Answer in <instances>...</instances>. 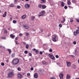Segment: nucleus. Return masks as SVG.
<instances>
[{"label": "nucleus", "mask_w": 79, "mask_h": 79, "mask_svg": "<svg viewBox=\"0 0 79 79\" xmlns=\"http://www.w3.org/2000/svg\"><path fill=\"white\" fill-rule=\"evenodd\" d=\"M67 63V66H68V67H69L70 66H71V63L69 62H66Z\"/></svg>", "instance_id": "f8f14e48"}, {"label": "nucleus", "mask_w": 79, "mask_h": 79, "mask_svg": "<svg viewBox=\"0 0 79 79\" xmlns=\"http://www.w3.org/2000/svg\"><path fill=\"white\" fill-rule=\"evenodd\" d=\"M53 39L52 40L54 42H57L58 41V36L56 35H52Z\"/></svg>", "instance_id": "7ed1b4c3"}, {"label": "nucleus", "mask_w": 79, "mask_h": 79, "mask_svg": "<svg viewBox=\"0 0 79 79\" xmlns=\"http://www.w3.org/2000/svg\"><path fill=\"white\" fill-rule=\"evenodd\" d=\"M15 43L16 44H17V45H18V42L17 41H16V42H15Z\"/></svg>", "instance_id": "6e6d98bb"}, {"label": "nucleus", "mask_w": 79, "mask_h": 79, "mask_svg": "<svg viewBox=\"0 0 79 79\" xmlns=\"http://www.w3.org/2000/svg\"><path fill=\"white\" fill-rule=\"evenodd\" d=\"M10 7H14L15 6V5L13 4H11L9 5Z\"/></svg>", "instance_id": "4be33fe9"}, {"label": "nucleus", "mask_w": 79, "mask_h": 79, "mask_svg": "<svg viewBox=\"0 0 79 79\" xmlns=\"http://www.w3.org/2000/svg\"><path fill=\"white\" fill-rule=\"evenodd\" d=\"M13 23L14 24H16V20H14L13 21Z\"/></svg>", "instance_id": "c756f323"}, {"label": "nucleus", "mask_w": 79, "mask_h": 79, "mask_svg": "<svg viewBox=\"0 0 79 79\" xmlns=\"http://www.w3.org/2000/svg\"><path fill=\"white\" fill-rule=\"evenodd\" d=\"M17 69L18 71H21V68L19 67H18Z\"/></svg>", "instance_id": "2f4dec72"}, {"label": "nucleus", "mask_w": 79, "mask_h": 79, "mask_svg": "<svg viewBox=\"0 0 79 79\" xmlns=\"http://www.w3.org/2000/svg\"><path fill=\"white\" fill-rule=\"evenodd\" d=\"M7 50L8 51L9 54H11V50L8 49H7Z\"/></svg>", "instance_id": "393cba45"}, {"label": "nucleus", "mask_w": 79, "mask_h": 79, "mask_svg": "<svg viewBox=\"0 0 79 79\" xmlns=\"http://www.w3.org/2000/svg\"><path fill=\"white\" fill-rule=\"evenodd\" d=\"M71 56H72V58H74V56L73 55H71Z\"/></svg>", "instance_id": "bf43d9fd"}, {"label": "nucleus", "mask_w": 79, "mask_h": 79, "mask_svg": "<svg viewBox=\"0 0 79 79\" xmlns=\"http://www.w3.org/2000/svg\"><path fill=\"white\" fill-rule=\"evenodd\" d=\"M56 58H59V56L58 55H56Z\"/></svg>", "instance_id": "4c0bfd02"}, {"label": "nucleus", "mask_w": 79, "mask_h": 79, "mask_svg": "<svg viewBox=\"0 0 79 79\" xmlns=\"http://www.w3.org/2000/svg\"><path fill=\"white\" fill-rule=\"evenodd\" d=\"M35 17L34 16H32L31 18V20H34L35 19Z\"/></svg>", "instance_id": "b1692460"}, {"label": "nucleus", "mask_w": 79, "mask_h": 79, "mask_svg": "<svg viewBox=\"0 0 79 79\" xmlns=\"http://www.w3.org/2000/svg\"><path fill=\"white\" fill-rule=\"evenodd\" d=\"M17 8L19 9L21 8V6H17Z\"/></svg>", "instance_id": "a878e982"}, {"label": "nucleus", "mask_w": 79, "mask_h": 79, "mask_svg": "<svg viewBox=\"0 0 79 79\" xmlns=\"http://www.w3.org/2000/svg\"><path fill=\"white\" fill-rule=\"evenodd\" d=\"M76 79H79V78H76Z\"/></svg>", "instance_id": "774afa93"}, {"label": "nucleus", "mask_w": 79, "mask_h": 79, "mask_svg": "<svg viewBox=\"0 0 79 79\" xmlns=\"http://www.w3.org/2000/svg\"><path fill=\"white\" fill-rule=\"evenodd\" d=\"M1 39H4V40H5V39H6V38H5V37H1Z\"/></svg>", "instance_id": "f704fd0d"}, {"label": "nucleus", "mask_w": 79, "mask_h": 79, "mask_svg": "<svg viewBox=\"0 0 79 79\" xmlns=\"http://www.w3.org/2000/svg\"><path fill=\"white\" fill-rule=\"evenodd\" d=\"M68 7H69V8H71V6H69Z\"/></svg>", "instance_id": "052dcab7"}, {"label": "nucleus", "mask_w": 79, "mask_h": 79, "mask_svg": "<svg viewBox=\"0 0 79 79\" xmlns=\"http://www.w3.org/2000/svg\"><path fill=\"white\" fill-rule=\"evenodd\" d=\"M30 7V5L28 4H26L25 5V7L27 9L29 8Z\"/></svg>", "instance_id": "423d86ee"}, {"label": "nucleus", "mask_w": 79, "mask_h": 79, "mask_svg": "<svg viewBox=\"0 0 79 79\" xmlns=\"http://www.w3.org/2000/svg\"><path fill=\"white\" fill-rule=\"evenodd\" d=\"M64 9H67L68 8V6H64Z\"/></svg>", "instance_id": "c03bdc74"}, {"label": "nucleus", "mask_w": 79, "mask_h": 79, "mask_svg": "<svg viewBox=\"0 0 79 79\" xmlns=\"http://www.w3.org/2000/svg\"><path fill=\"white\" fill-rule=\"evenodd\" d=\"M42 2H43V3H45L46 0H41Z\"/></svg>", "instance_id": "58836bf2"}, {"label": "nucleus", "mask_w": 79, "mask_h": 79, "mask_svg": "<svg viewBox=\"0 0 79 79\" xmlns=\"http://www.w3.org/2000/svg\"><path fill=\"white\" fill-rule=\"evenodd\" d=\"M19 35L20 36V37H21V36L23 35V34H22V33H20L19 34Z\"/></svg>", "instance_id": "8fccbe9b"}, {"label": "nucleus", "mask_w": 79, "mask_h": 79, "mask_svg": "<svg viewBox=\"0 0 79 79\" xmlns=\"http://www.w3.org/2000/svg\"><path fill=\"white\" fill-rule=\"evenodd\" d=\"M26 35H29V33H26Z\"/></svg>", "instance_id": "5fc2aeb1"}, {"label": "nucleus", "mask_w": 79, "mask_h": 79, "mask_svg": "<svg viewBox=\"0 0 79 79\" xmlns=\"http://www.w3.org/2000/svg\"><path fill=\"white\" fill-rule=\"evenodd\" d=\"M72 2L73 3H76V0H73Z\"/></svg>", "instance_id": "cd10ccee"}, {"label": "nucleus", "mask_w": 79, "mask_h": 79, "mask_svg": "<svg viewBox=\"0 0 79 79\" xmlns=\"http://www.w3.org/2000/svg\"><path fill=\"white\" fill-rule=\"evenodd\" d=\"M67 4L69 5H70L71 4V2L69 0H68L67 1Z\"/></svg>", "instance_id": "6ab92c4d"}, {"label": "nucleus", "mask_w": 79, "mask_h": 79, "mask_svg": "<svg viewBox=\"0 0 79 79\" xmlns=\"http://www.w3.org/2000/svg\"><path fill=\"white\" fill-rule=\"evenodd\" d=\"M50 79H56V78H55V77H52Z\"/></svg>", "instance_id": "79ce46f5"}, {"label": "nucleus", "mask_w": 79, "mask_h": 79, "mask_svg": "<svg viewBox=\"0 0 79 79\" xmlns=\"http://www.w3.org/2000/svg\"><path fill=\"white\" fill-rule=\"evenodd\" d=\"M42 53H43V52H42L41 51V52H40V55H42Z\"/></svg>", "instance_id": "a18cd8bd"}, {"label": "nucleus", "mask_w": 79, "mask_h": 79, "mask_svg": "<svg viewBox=\"0 0 79 79\" xmlns=\"http://www.w3.org/2000/svg\"><path fill=\"white\" fill-rule=\"evenodd\" d=\"M70 75H67V76L66 77V78L67 79H69V78H70Z\"/></svg>", "instance_id": "aec40b11"}, {"label": "nucleus", "mask_w": 79, "mask_h": 79, "mask_svg": "<svg viewBox=\"0 0 79 79\" xmlns=\"http://www.w3.org/2000/svg\"><path fill=\"white\" fill-rule=\"evenodd\" d=\"M45 13V12L44 10H42L41 12L40 13V15H38L39 17H40V16H45L44 14Z\"/></svg>", "instance_id": "20e7f679"}, {"label": "nucleus", "mask_w": 79, "mask_h": 79, "mask_svg": "<svg viewBox=\"0 0 79 79\" xmlns=\"http://www.w3.org/2000/svg\"><path fill=\"white\" fill-rule=\"evenodd\" d=\"M15 54L13 53L12 54V55H11L12 58H13V57H15Z\"/></svg>", "instance_id": "bb28decb"}, {"label": "nucleus", "mask_w": 79, "mask_h": 79, "mask_svg": "<svg viewBox=\"0 0 79 79\" xmlns=\"http://www.w3.org/2000/svg\"><path fill=\"white\" fill-rule=\"evenodd\" d=\"M28 55H29V56H32V54H31V53H29Z\"/></svg>", "instance_id": "49530a36"}, {"label": "nucleus", "mask_w": 79, "mask_h": 79, "mask_svg": "<svg viewBox=\"0 0 79 79\" xmlns=\"http://www.w3.org/2000/svg\"><path fill=\"white\" fill-rule=\"evenodd\" d=\"M17 76L19 78H20V79H21V78H22V75L19 73L18 74Z\"/></svg>", "instance_id": "6e6552de"}, {"label": "nucleus", "mask_w": 79, "mask_h": 79, "mask_svg": "<svg viewBox=\"0 0 79 79\" xmlns=\"http://www.w3.org/2000/svg\"><path fill=\"white\" fill-rule=\"evenodd\" d=\"M34 77L36 79H37L38 77V74H37V73H35L34 74Z\"/></svg>", "instance_id": "9b49d317"}, {"label": "nucleus", "mask_w": 79, "mask_h": 79, "mask_svg": "<svg viewBox=\"0 0 79 79\" xmlns=\"http://www.w3.org/2000/svg\"><path fill=\"white\" fill-rule=\"evenodd\" d=\"M10 36L12 39H14L15 36L13 35V34H11L10 35Z\"/></svg>", "instance_id": "f3484780"}, {"label": "nucleus", "mask_w": 79, "mask_h": 79, "mask_svg": "<svg viewBox=\"0 0 79 79\" xmlns=\"http://www.w3.org/2000/svg\"><path fill=\"white\" fill-rule=\"evenodd\" d=\"M42 63L43 64H45V65H47V64H48V62H46L44 61H43Z\"/></svg>", "instance_id": "a211bd4d"}, {"label": "nucleus", "mask_w": 79, "mask_h": 79, "mask_svg": "<svg viewBox=\"0 0 79 79\" xmlns=\"http://www.w3.org/2000/svg\"><path fill=\"white\" fill-rule=\"evenodd\" d=\"M31 74L29 73H27V75L28 76H29Z\"/></svg>", "instance_id": "ea45409f"}, {"label": "nucleus", "mask_w": 79, "mask_h": 79, "mask_svg": "<svg viewBox=\"0 0 79 79\" xmlns=\"http://www.w3.org/2000/svg\"><path fill=\"white\" fill-rule=\"evenodd\" d=\"M19 62V60L18 59H13L11 62V63L14 65L18 64Z\"/></svg>", "instance_id": "f257e3e1"}, {"label": "nucleus", "mask_w": 79, "mask_h": 79, "mask_svg": "<svg viewBox=\"0 0 79 79\" xmlns=\"http://www.w3.org/2000/svg\"><path fill=\"white\" fill-rule=\"evenodd\" d=\"M42 6L40 4L38 5V7L39 8H42Z\"/></svg>", "instance_id": "c85d7f7f"}, {"label": "nucleus", "mask_w": 79, "mask_h": 79, "mask_svg": "<svg viewBox=\"0 0 79 79\" xmlns=\"http://www.w3.org/2000/svg\"><path fill=\"white\" fill-rule=\"evenodd\" d=\"M21 18L23 19H25L26 18V15H24L22 16Z\"/></svg>", "instance_id": "dca6fc26"}, {"label": "nucleus", "mask_w": 79, "mask_h": 79, "mask_svg": "<svg viewBox=\"0 0 79 79\" xmlns=\"http://www.w3.org/2000/svg\"><path fill=\"white\" fill-rule=\"evenodd\" d=\"M76 21L77 23H79V19H77L76 20Z\"/></svg>", "instance_id": "3c124183"}, {"label": "nucleus", "mask_w": 79, "mask_h": 79, "mask_svg": "<svg viewBox=\"0 0 79 79\" xmlns=\"http://www.w3.org/2000/svg\"><path fill=\"white\" fill-rule=\"evenodd\" d=\"M52 49H50L49 50V52H52Z\"/></svg>", "instance_id": "a19ab883"}, {"label": "nucleus", "mask_w": 79, "mask_h": 79, "mask_svg": "<svg viewBox=\"0 0 79 79\" xmlns=\"http://www.w3.org/2000/svg\"><path fill=\"white\" fill-rule=\"evenodd\" d=\"M64 22L63 20L61 22V23H64Z\"/></svg>", "instance_id": "69168bd1"}, {"label": "nucleus", "mask_w": 79, "mask_h": 79, "mask_svg": "<svg viewBox=\"0 0 79 79\" xmlns=\"http://www.w3.org/2000/svg\"><path fill=\"white\" fill-rule=\"evenodd\" d=\"M65 20H66L64 18H63V21L64 22L65 21Z\"/></svg>", "instance_id": "603ef678"}, {"label": "nucleus", "mask_w": 79, "mask_h": 79, "mask_svg": "<svg viewBox=\"0 0 79 79\" xmlns=\"http://www.w3.org/2000/svg\"><path fill=\"white\" fill-rule=\"evenodd\" d=\"M77 52V50L75 49V53H76Z\"/></svg>", "instance_id": "338daca9"}, {"label": "nucleus", "mask_w": 79, "mask_h": 79, "mask_svg": "<svg viewBox=\"0 0 79 79\" xmlns=\"http://www.w3.org/2000/svg\"><path fill=\"white\" fill-rule=\"evenodd\" d=\"M4 33L5 34H6V33H7V31H6V30H5L4 31Z\"/></svg>", "instance_id": "473e14b6"}, {"label": "nucleus", "mask_w": 79, "mask_h": 79, "mask_svg": "<svg viewBox=\"0 0 79 79\" xmlns=\"http://www.w3.org/2000/svg\"><path fill=\"white\" fill-rule=\"evenodd\" d=\"M59 27H62V24H59Z\"/></svg>", "instance_id": "e433bc0d"}, {"label": "nucleus", "mask_w": 79, "mask_h": 79, "mask_svg": "<svg viewBox=\"0 0 79 79\" xmlns=\"http://www.w3.org/2000/svg\"><path fill=\"white\" fill-rule=\"evenodd\" d=\"M23 27L26 28V29H29V26L28 25H24Z\"/></svg>", "instance_id": "0eeeda50"}, {"label": "nucleus", "mask_w": 79, "mask_h": 79, "mask_svg": "<svg viewBox=\"0 0 79 79\" xmlns=\"http://www.w3.org/2000/svg\"><path fill=\"white\" fill-rule=\"evenodd\" d=\"M32 50H34L36 54H37L39 53V51H38V50H36V49L35 48H33L32 49Z\"/></svg>", "instance_id": "4468645a"}, {"label": "nucleus", "mask_w": 79, "mask_h": 79, "mask_svg": "<svg viewBox=\"0 0 79 79\" xmlns=\"http://www.w3.org/2000/svg\"><path fill=\"white\" fill-rule=\"evenodd\" d=\"M50 34H48V37H49L50 36Z\"/></svg>", "instance_id": "0e129e2a"}, {"label": "nucleus", "mask_w": 79, "mask_h": 79, "mask_svg": "<svg viewBox=\"0 0 79 79\" xmlns=\"http://www.w3.org/2000/svg\"><path fill=\"white\" fill-rule=\"evenodd\" d=\"M6 14H7L6 12H5L4 13V14L2 15V17H3L4 18H5V17L6 16Z\"/></svg>", "instance_id": "ddd939ff"}, {"label": "nucleus", "mask_w": 79, "mask_h": 79, "mask_svg": "<svg viewBox=\"0 0 79 79\" xmlns=\"http://www.w3.org/2000/svg\"><path fill=\"white\" fill-rule=\"evenodd\" d=\"M8 77H12L15 75L13 71L10 72L7 74Z\"/></svg>", "instance_id": "f03ea898"}, {"label": "nucleus", "mask_w": 79, "mask_h": 79, "mask_svg": "<svg viewBox=\"0 0 79 79\" xmlns=\"http://www.w3.org/2000/svg\"><path fill=\"white\" fill-rule=\"evenodd\" d=\"M22 43L23 44V45H26V43L24 41L22 42Z\"/></svg>", "instance_id": "c9c22d12"}, {"label": "nucleus", "mask_w": 79, "mask_h": 79, "mask_svg": "<svg viewBox=\"0 0 79 79\" xmlns=\"http://www.w3.org/2000/svg\"><path fill=\"white\" fill-rule=\"evenodd\" d=\"M60 63H57V65H60Z\"/></svg>", "instance_id": "4d7b16f0"}, {"label": "nucleus", "mask_w": 79, "mask_h": 79, "mask_svg": "<svg viewBox=\"0 0 79 79\" xmlns=\"http://www.w3.org/2000/svg\"><path fill=\"white\" fill-rule=\"evenodd\" d=\"M64 3L63 2H62L61 3H60V5H61V6L62 7H63L64 6Z\"/></svg>", "instance_id": "2eb2a0df"}, {"label": "nucleus", "mask_w": 79, "mask_h": 79, "mask_svg": "<svg viewBox=\"0 0 79 79\" xmlns=\"http://www.w3.org/2000/svg\"><path fill=\"white\" fill-rule=\"evenodd\" d=\"M77 66L76 65H73V68H74V69H76V68Z\"/></svg>", "instance_id": "de8ad7c7"}, {"label": "nucleus", "mask_w": 79, "mask_h": 79, "mask_svg": "<svg viewBox=\"0 0 79 79\" xmlns=\"http://www.w3.org/2000/svg\"><path fill=\"white\" fill-rule=\"evenodd\" d=\"M10 21H11V20H12V18L11 17L10 18Z\"/></svg>", "instance_id": "e2e57ef3"}, {"label": "nucleus", "mask_w": 79, "mask_h": 79, "mask_svg": "<svg viewBox=\"0 0 79 79\" xmlns=\"http://www.w3.org/2000/svg\"><path fill=\"white\" fill-rule=\"evenodd\" d=\"M70 22H72L73 21V20L71 19V20H70Z\"/></svg>", "instance_id": "13d9d810"}, {"label": "nucleus", "mask_w": 79, "mask_h": 79, "mask_svg": "<svg viewBox=\"0 0 79 79\" xmlns=\"http://www.w3.org/2000/svg\"><path fill=\"white\" fill-rule=\"evenodd\" d=\"M1 66H4L5 65V64H4V63L2 62L1 63Z\"/></svg>", "instance_id": "7c9ffc66"}, {"label": "nucleus", "mask_w": 79, "mask_h": 79, "mask_svg": "<svg viewBox=\"0 0 79 79\" xmlns=\"http://www.w3.org/2000/svg\"><path fill=\"white\" fill-rule=\"evenodd\" d=\"M73 44L74 45H76V41H74L73 42Z\"/></svg>", "instance_id": "09e8293b"}, {"label": "nucleus", "mask_w": 79, "mask_h": 79, "mask_svg": "<svg viewBox=\"0 0 79 79\" xmlns=\"http://www.w3.org/2000/svg\"><path fill=\"white\" fill-rule=\"evenodd\" d=\"M15 40H17V39H18V37H16L15 38Z\"/></svg>", "instance_id": "864d4df0"}, {"label": "nucleus", "mask_w": 79, "mask_h": 79, "mask_svg": "<svg viewBox=\"0 0 79 79\" xmlns=\"http://www.w3.org/2000/svg\"><path fill=\"white\" fill-rule=\"evenodd\" d=\"M28 52H27V51H24V53H25V54H27Z\"/></svg>", "instance_id": "72a5a7b5"}, {"label": "nucleus", "mask_w": 79, "mask_h": 79, "mask_svg": "<svg viewBox=\"0 0 79 79\" xmlns=\"http://www.w3.org/2000/svg\"><path fill=\"white\" fill-rule=\"evenodd\" d=\"M48 56H49V57H50L51 59H52V60H53V59H54V58H55L52 55L50 54H48Z\"/></svg>", "instance_id": "1a4fd4ad"}, {"label": "nucleus", "mask_w": 79, "mask_h": 79, "mask_svg": "<svg viewBox=\"0 0 79 79\" xmlns=\"http://www.w3.org/2000/svg\"><path fill=\"white\" fill-rule=\"evenodd\" d=\"M79 33V29L77 30L76 31H74L73 32V35H77V34Z\"/></svg>", "instance_id": "39448f33"}, {"label": "nucleus", "mask_w": 79, "mask_h": 79, "mask_svg": "<svg viewBox=\"0 0 79 79\" xmlns=\"http://www.w3.org/2000/svg\"><path fill=\"white\" fill-rule=\"evenodd\" d=\"M30 69L31 71H33L34 70V68L31 67V68Z\"/></svg>", "instance_id": "37998d69"}, {"label": "nucleus", "mask_w": 79, "mask_h": 79, "mask_svg": "<svg viewBox=\"0 0 79 79\" xmlns=\"http://www.w3.org/2000/svg\"><path fill=\"white\" fill-rule=\"evenodd\" d=\"M31 60H32V59H29V61H31Z\"/></svg>", "instance_id": "680f3d73"}, {"label": "nucleus", "mask_w": 79, "mask_h": 79, "mask_svg": "<svg viewBox=\"0 0 79 79\" xmlns=\"http://www.w3.org/2000/svg\"><path fill=\"white\" fill-rule=\"evenodd\" d=\"M42 8L43 9H45V8H46V6L44 5H42Z\"/></svg>", "instance_id": "412c9836"}, {"label": "nucleus", "mask_w": 79, "mask_h": 79, "mask_svg": "<svg viewBox=\"0 0 79 79\" xmlns=\"http://www.w3.org/2000/svg\"><path fill=\"white\" fill-rule=\"evenodd\" d=\"M59 76L61 79H63V73H60L59 75Z\"/></svg>", "instance_id": "9d476101"}, {"label": "nucleus", "mask_w": 79, "mask_h": 79, "mask_svg": "<svg viewBox=\"0 0 79 79\" xmlns=\"http://www.w3.org/2000/svg\"><path fill=\"white\" fill-rule=\"evenodd\" d=\"M25 47L27 49H28V48H29V44H27L26 45Z\"/></svg>", "instance_id": "5701e85b"}]
</instances>
